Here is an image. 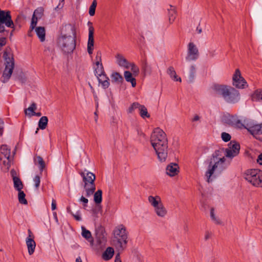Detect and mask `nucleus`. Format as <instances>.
<instances>
[{
  "label": "nucleus",
  "mask_w": 262,
  "mask_h": 262,
  "mask_svg": "<svg viewBox=\"0 0 262 262\" xmlns=\"http://www.w3.org/2000/svg\"><path fill=\"white\" fill-rule=\"evenodd\" d=\"M167 74L169 75L170 77L176 81H181L180 77H178L177 76L174 68L172 67H170L167 69Z\"/></svg>",
  "instance_id": "nucleus-27"
},
{
  "label": "nucleus",
  "mask_w": 262,
  "mask_h": 262,
  "mask_svg": "<svg viewBox=\"0 0 262 262\" xmlns=\"http://www.w3.org/2000/svg\"><path fill=\"white\" fill-rule=\"evenodd\" d=\"M94 194V201L96 204H100L102 202V191L99 189Z\"/></svg>",
  "instance_id": "nucleus-31"
},
{
  "label": "nucleus",
  "mask_w": 262,
  "mask_h": 262,
  "mask_svg": "<svg viewBox=\"0 0 262 262\" xmlns=\"http://www.w3.org/2000/svg\"><path fill=\"white\" fill-rule=\"evenodd\" d=\"M148 200L151 205L154 208L162 203L160 197L157 195L155 196L150 195L148 198Z\"/></svg>",
  "instance_id": "nucleus-24"
},
{
  "label": "nucleus",
  "mask_w": 262,
  "mask_h": 262,
  "mask_svg": "<svg viewBox=\"0 0 262 262\" xmlns=\"http://www.w3.org/2000/svg\"><path fill=\"white\" fill-rule=\"evenodd\" d=\"M82 235L87 240L92 238L91 232L86 230L84 227H82Z\"/></svg>",
  "instance_id": "nucleus-38"
},
{
  "label": "nucleus",
  "mask_w": 262,
  "mask_h": 262,
  "mask_svg": "<svg viewBox=\"0 0 262 262\" xmlns=\"http://www.w3.org/2000/svg\"><path fill=\"white\" fill-rule=\"evenodd\" d=\"M35 29V32L40 41L43 42L45 40L46 31L43 27H38Z\"/></svg>",
  "instance_id": "nucleus-23"
},
{
  "label": "nucleus",
  "mask_w": 262,
  "mask_h": 262,
  "mask_svg": "<svg viewBox=\"0 0 262 262\" xmlns=\"http://www.w3.org/2000/svg\"><path fill=\"white\" fill-rule=\"evenodd\" d=\"M247 130L254 136L262 135V123L250 126L247 128Z\"/></svg>",
  "instance_id": "nucleus-20"
},
{
  "label": "nucleus",
  "mask_w": 262,
  "mask_h": 262,
  "mask_svg": "<svg viewBox=\"0 0 262 262\" xmlns=\"http://www.w3.org/2000/svg\"><path fill=\"white\" fill-rule=\"evenodd\" d=\"M226 123L229 125L238 128H245L246 120L240 119L237 116H229L225 120Z\"/></svg>",
  "instance_id": "nucleus-9"
},
{
  "label": "nucleus",
  "mask_w": 262,
  "mask_h": 262,
  "mask_svg": "<svg viewBox=\"0 0 262 262\" xmlns=\"http://www.w3.org/2000/svg\"><path fill=\"white\" fill-rule=\"evenodd\" d=\"M211 234L209 232H206L205 235V240H207L210 238Z\"/></svg>",
  "instance_id": "nucleus-59"
},
{
  "label": "nucleus",
  "mask_w": 262,
  "mask_h": 262,
  "mask_svg": "<svg viewBox=\"0 0 262 262\" xmlns=\"http://www.w3.org/2000/svg\"><path fill=\"white\" fill-rule=\"evenodd\" d=\"M115 262H122L120 258L119 254H117L115 257Z\"/></svg>",
  "instance_id": "nucleus-57"
},
{
  "label": "nucleus",
  "mask_w": 262,
  "mask_h": 262,
  "mask_svg": "<svg viewBox=\"0 0 262 262\" xmlns=\"http://www.w3.org/2000/svg\"><path fill=\"white\" fill-rule=\"evenodd\" d=\"M6 44V38L2 37L0 38V49Z\"/></svg>",
  "instance_id": "nucleus-52"
},
{
  "label": "nucleus",
  "mask_w": 262,
  "mask_h": 262,
  "mask_svg": "<svg viewBox=\"0 0 262 262\" xmlns=\"http://www.w3.org/2000/svg\"><path fill=\"white\" fill-rule=\"evenodd\" d=\"M59 47L65 53H71L76 47V31L71 24L63 25L57 39Z\"/></svg>",
  "instance_id": "nucleus-1"
},
{
  "label": "nucleus",
  "mask_w": 262,
  "mask_h": 262,
  "mask_svg": "<svg viewBox=\"0 0 262 262\" xmlns=\"http://www.w3.org/2000/svg\"><path fill=\"white\" fill-rule=\"evenodd\" d=\"M257 162L259 164L262 165V153L258 156Z\"/></svg>",
  "instance_id": "nucleus-56"
},
{
  "label": "nucleus",
  "mask_w": 262,
  "mask_h": 262,
  "mask_svg": "<svg viewBox=\"0 0 262 262\" xmlns=\"http://www.w3.org/2000/svg\"><path fill=\"white\" fill-rule=\"evenodd\" d=\"M244 178L253 186L262 187V170L258 169H248L245 172Z\"/></svg>",
  "instance_id": "nucleus-8"
},
{
  "label": "nucleus",
  "mask_w": 262,
  "mask_h": 262,
  "mask_svg": "<svg viewBox=\"0 0 262 262\" xmlns=\"http://www.w3.org/2000/svg\"><path fill=\"white\" fill-rule=\"evenodd\" d=\"M240 149V145L239 144L231 141L230 145H229L228 148L224 150L225 157L232 158L239 153Z\"/></svg>",
  "instance_id": "nucleus-11"
},
{
  "label": "nucleus",
  "mask_w": 262,
  "mask_h": 262,
  "mask_svg": "<svg viewBox=\"0 0 262 262\" xmlns=\"http://www.w3.org/2000/svg\"><path fill=\"white\" fill-rule=\"evenodd\" d=\"M251 98L253 101H260L262 102V91H255L252 95Z\"/></svg>",
  "instance_id": "nucleus-33"
},
{
  "label": "nucleus",
  "mask_w": 262,
  "mask_h": 262,
  "mask_svg": "<svg viewBox=\"0 0 262 262\" xmlns=\"http://www.w3.org/2000/svg\"><path fill=\"white\" fill-rule=\"evenodd\" d=\"M31 115L33 116H38V117H40L41 115V113L39 112V113H35L34 112V113H32Z\"/></svg>",
  "instance_id": "nucleus-61"
},
{
  "label": "nucleus",
  "mask_w": 262,
  "mask_h": 262,
  "mask_svg": "<svg viewBox=\"0 0 262 262\" xmlns=\"http://www.w3.org/2000/svg\"><path fill=\"white\" fill-rule=\"evenodd\" d=\"M190 69H191V75L193 77V73L194 72V71H195V68H194V67L193 66H192L191 67Z\"/></svg>",
  "instance_id": "nucleus-62"
},
{
  "label": "nucleus",
  "mask_w": 262,
  "mask_h": 262,
  "mask_svg": "<svg viewBox=\"0 0 262 262\" xmlns=\"http://www.w3.org/2000/svg\"><path fill=\"white\" fill-rule=\"evenodd\" d=\"M221 137L222 140L225 142H228L231 139V136L230 134L225 132L222 133Z\"/></svg>",
  "instance_id": "nucleus-46"
},
{
  "label": "nucleus",
  "mask_w": 262,
  "mask_h": 262,
  "mask_svg": "<svg viewBox=\"0 0 262 262\" xmlns=\"http://www.w3.org/2000/svg\"><path fill=\"white\" fill-rule=\"evenodd\" d=\"M76 262H82V260H81V258L80 256H78L76 259Z\"/></svg>",
  "instance_id": "nucleus-64"
},
{
  "label": "nucleus",
  "mask_w": 262,
  "mask_h": 262,
  "mask_svg": "<svg viewBox=\"0 0 262 262\" xmlns=\"http://www.w3.org/2000/svg\"><path fill=\"white\" fill-rule=\"evenodd\" d=\"M117 64L125 69H128L130 67V63L121 54H118L116 56Z\"/></svg>",
  "instance_id": "nucleus-17"
},
{
  "label": "nucleus",
  "mask_w": 262,
  "mask_h": 262,
  "mask_svg": "<svg viewBox=\"0 0 262 262\" xmlns=\"http://www.w3.org/2000/svg\"><path fill=\"white\" fill-rule=\"evenodd\" d=\"M64 5V0H61V2L59 3L58 6L55 8L56 10L61 9Z\"/></svg>",
  "instance_id": "nucleus-53"
},
{
  "label": "nucleus",
  "mask_w": 262,
  "mask_h": 262,
  "mask_svg": "<svg viewBox=\"0 0 262 262\" xmlns=\"http://www.w3.org/2000/svg\"><path fill=\"white\" fill-rule=\"evenodd\" d=\"M226 159L224 148L216 150L212 155L205 176L207 182L211 181V177L214 173H220L226 169Z\"/></svg>",
  "instance_id": "nucleus-3"
},
{
  "label": "nucleus",
  "mask_w": 262,
  "mask_h": 262,
  "mask_svg": "<svg viewBox=\"0 0 262 262\" xmlns=\"http://www.w3.org/2000/svg\"><path fill=\"white\" fill-rule=\"evenodd\" d=\"M11 177L14 184V187L17 191L21 190L24 187L22 181L19 178L17 177V173L14 169H12L10 171Z\"/></svg>",
  "instance_id": "nucleus-15"
},
{
  "label": "nucleus",
  "mask_w": 262,
  "mask_h": 262,
  "mask_svg": "<svg viewBox=\"0 0 262 262\" xmlns=\"http://www.w3.org/2000/svg\"><path fill=\"white\" fill-rule=\"evenodd\" d=\"M141 104L138 102H134L128 109V113L132 114L136 109H139Z\"/></svg>",
  "instance_id": "nucleus-39"
},
{
  "label": "nucleus",
  "mask_w": 262,
  "mask_h": 262,
  "mask_svg": "<svg viewBox=\"0 0 262 262\" xmlns=\"http://www.w3.org/2000/svg\"><path fill=\"white\" fill-rule=\"evenodd\" d=\"M142 70L144 74H150L151 73V67L148 65L146 59H145L142 63Z\"/></svg>",
  "instance_id": "nucleus-36"
},
{
  "label": "nucleus",
  "mask_w": 262,
  "mask_h": 262,
  "mask_svg": "<svg viewBox=\"0 0 262 262\" xmlns=\"http://www.w3.org/2000/svg\"><path fill=\"white\" fill-rule=\"evenodd\" d=\"M167 10L169 22L171 24L174 22L177 17V11L175 8L171 5H169Z\"/></svg>",
  "instance_id": "nucleus-22"
},
{
  "label": "nucleus",
  "mask_w": 262,
  "mask_h": 262,
  "mask_svg": "<svg viewBox=\"0 0 262 262\" xmlns=\"http://www.w3.org/2000/svg\"><path fill=\"white\" fill-rule=\"evenodd\" d=\"M101 56L102 54L101 51H98L96 53L95 57V65H98L99 64L102 63L101 62Z\"/></svg>",
  "instance_id": "nucleus-43"
},
{
  "label": "nucleus",
  "mask_w": 262,
  "mask_h": 262,
  "mask_svg": "<svg viewBox=\"0 0 262 262\" xmlns=\"http://www.w3.org/2000/svg\"><path fill=\"white\" fill-rule=\"evenodd\" d=\"M139 112L140 116L143 119H145L146 118H148L150 117V115L148 113L147 110L144 105H141V106L139 109Z\"/></svg>",
  "instance_id": "nucleus-30"
},
{
  "label": "nucleus",
  "mask_w": 262,
  "mask_h": 262,
  "mask_svg": "<svg viewBox=\"0 0 262 262\" xmlns=\"http://www.w3.org/2000/svg\"><path fill=\"white\" fill-rule=\"evenodd\" d=\"M4 122L3 119L0 118V137L2 136L4 132Z\"/></svg>",
  "instance_id": "nucleus-50"
},
{
  "label": "nucleus",
  "mask_w": 262,
  "mask_h": 262,
  "mask_svg": "<svg viewBox=\"0 0 262 262\" xmlns=\"http://www.w3.org/2000/svg\"><path fill=\"white\" fill-rule=\"evenodd\" d=\"M154 210L156 214L161 217H164L167 213V209L164 206L163 203L154 208Z\"/></svg>",
  "instance_id": "nucleus-21"
},
{
  "label": "nucleus",
  "mask_w": 262,
  "mask_h": 262,
  "mask_svg": "<svg viewBox=\"0 0 262 262\" xmlns=\"http://www.w3.org/2000/svg\"><path fill=\"white\" fill-rule=\"evenodd\" d=\"M79 173L82 178V181L84 183L83 187L86 192V196L89 197L93 194L96 190L95 184L96 176L93 173L86 170L83 171H80Z\"/></svg>",
  "instance_id": "nucleus-7"
},
{
  "label": "nucleus",
  "mask_w": 262,
  "mask_h": 262,
  "mask_svg": "<svg viewBox=\"0 0 262 262\" xmlns=\"http://www.w3.org/2000/svg\"><path fill=\"white\" fill-rule=\"evenodd\" d=\"M179 167L177 164L170 163L166 167V173L170 176L173 177L178 174L179 172Z\"/></svg>",
  "instance_id": "nucleus-18"
},
{
  "label": "nucleus",
  "mask_w": 262,
  "mask_h": 262,
  "mask_svg": "<svg viewBox=\"0 0 262 262\" xmlns=\"http://www.w3.org/2000/svg\"><path fill=\"white\" fill-rule=\"evenodd\" d=\"M97 2L96 0H93L91 6L89 8V14L90 16H94L95 13V10L97 6Z\"/></svg>",
  "instance_id": "nucleus-37"
},
{
  "label": "nucleus",
  "mask_w": 262,
  "mask_h": 262,
  "mask_svg": "<svg viewBox=\"0 0 262 262\" xmlns=\"http://www.w3.org/2000/svg\"><path fill=\"white\" fill-rule=\"evenodd\" d=\"M35 162L37 163L39 166V170L41 172L43 171V169L46 167L45 162L43 161V159L40 156H38L35 158Z\"/></svg>",
  "instance_id": "nucleus-34"
},
{
  "label": "nucleus",
  "mask_w": 262,
  "mask_h": 262,
  "mask_svg": "<svg viewBox=\"0 0 262 262\" xmlns=\"http://www.w3.org/2000/svg\"><path fill=\"white\" fill-rule=\"evenodd\" d=\"M95 71L97 75L102 74L104 72L102 64H99L98 65H95Z\"/></svg>",
  "instance_id": "nucleus-40"
},
{
  "label": "nucleus",
  "mask_w": 262,
  "mask_h": 262,
  "mask_svg": "<svg viewBox=\"0 0 262 262\" xmlns=\"http://www.w3.org/2000/svg\"><path fill=\"white\" fill-rule=\"evenodd\" d=\"M132 71L133 72V74L136 76L139 73V68L133 63H130V67Z\"/></svg>",
  "instance_id": "nucleus-45"
},
{
  "label": "nucleus",
  "mask_w": 262,
  "mask_h": 262,
  "mask_svg": "<svg viewBox=\"0 0 262 262\" xmlns=\"http://www.w3.org/2000/svg\"><path fill=\"white\" fill-rule=\"evenodd\" d=\"M97 76L99 82L101 84L102 87L104 89L107 88L110 85L109 78L106 76L105 73L104 72Z\"/></svg>",
  "instance_id": "nucleus-19"
},
{
  "label": "nucleus",
  "mask_w": 262,
  "mask_h": 262,
  "mask_svg": "<svg viewBox=\"0 0 262 262\" xmlns=\"http://www.w3.org/2000/svg\"><path fill=\"white\" fill-rule=\"evenodd\" d=\"M43 13V9L42 8H38L36 9L33 13L34 16H37L38 18H40Z\"/></svg>",
  "instance_id": "nucleus-41"
},
{
  "label": "nucleus",
  "mask_w": 262,
  "mask_h": 262,
  "mask_svg": "<svg viewBox=\"0 0 262 262\" xmlns=\"http://www.w3.org/2000/svg\"><path fill=\"white\" fill-rule=\"evenodd\" d=\"M133 75L134 74L129 71H125L124 73L126 81L130 82L133 87H135L136 85V80L133 77Z\"/></svg>",
  "instance_id": "nucleus-25"
},
{
  "label": "nucleus",
  "mask_w": 262,
  "mask_h": 262,
  "mask_svg": "<svg viewBox=\"0 0 262 262\" xmlns=\"http://www.w3.org/2000/svg\"><path fill=\"white\" fill-rule=\"evenodd\" d=\"M232 79L233 84L236 88L238 89H243L245 88L247 82L245 79L242 77L241 72L239 69H236L235 70Z\"/></svg>",
  "instance_id": "nucleus-12"
},
{
  "label": "nucleus",
  "mask_w": 262,
  "mask_h": 262,
  "mask_svg": "<svg viewBox=\"0 0 262 262\" xmlns=\"http://www.w3.org/2000/svg\"><path fill=\"white\" fill-rule=\"evenodd\" d=\"M34 111L32 108V107H30L25 110V114L29 116V117H32V115L31 114L34 113Z\"/></svg>",
  "instance_id": "nucleus-49"
},
{
  "label": "nucleus",
  "mask_w": 262,
  "mask_h": 262,
  "mask_svg": "<svg viewBox=\"0 0 262 262\" xmlns=\"http://www.w3.org/2000/svg\"><path fill=\"white\" fill-rule=\"evenodd\" d=\"M210 216L212 221L216 224H221V222L220 220L215 217L214 214V209L213 208L211 209L210 210Z\"/></svg>",
  "instance_id": "nucleus-44"
},
{
  "label": "nucleus",
  "mask_w": 262,
  "mask_h": 262,
  "mask_svg": "<svg viewBox=\"0 0 262 262\" xmlns=\"http://www.w3.org/2000/svg\"><path fill=\"white\" fill-rule=\"evenodd\" d=\"M67 212L69 213H70L71 214L73 215V213L72 212L71 209V208L70 207H68L67 208Z\"/></svg>",
  "instance_id": "nucleus-63"
},
{
  "label": "nucleus",
  "mask_w": 262,
  "mask_h": 262,
  "mask_svg": "<svg viewBox=\"0 0 262 262\" xmlns=\"http://www.w3.org/2000/svg\"><path fill=\"white\" fill-rule=\"evenodd\" d=\"M150 142L159 161H165L168 152V140L166 134L159 127L155 128L151 135Z\"/></svg>",
  "instance_id": "nucleus-2"
},
{
  "label": "nucleus",
  "mask_w": 262,
  "mask_h": 262,
  "mask_svg": "<svg viewBox=\"0 0 262 262\" xmlns=\"http://www.w3.org/2000/svg\"><path fill=\"white\" fill-rule=\"evenodd\" d=\"M114 253V249L112 247H108L103 253L102 258L105 260H110L113 257Z\"/></svg>",
  "instance_id": "nucleus-26"
},
{
  "label": "nucleus",
  "mask_w": 262,
  "mask_h": 262,
  "mask_svg": "<svg viewBox=\"0 0 262 262\" xmlns=\"http://www.w3.org/2000/svg\"><path fill=\"white\" fill-rule=\"evenodd\" d=\"M29 236L26 238V244L27 246L28 253L30 255H32L34 252L36 247V244L33 239L32 232L30 229L28 230Z\"/></svg>",
  "instance_id": "nucleus-16"
},
{
  "label": "nucleus",
  "mask_w": 262,
  "mask_h": 262,
  "mask_svg": "<svg viewBox=\"0 0 262 262\" xmlns=\"http://www.w3.org/2000/svg\"><path fill=\"white\" fill-rule=\"evenodd\" d=\"M113 245L118 251H122L126 247L127 243V234L125 227L120 225L114 231Z\"/></svg>",
  "instance_id": "nucleus-6"
},
{
  "label": "nucleus",
  "mask_w": 262,
  "mask_h": 262,
  "mask_svg": "<svg viewBox=\"0 0 262 262\" xmlns=\"http://www.w3.org/2000/svg\"><path fill=\"white\" fill-rule=\"evenodd\" d=\"M72 215L75 218V219L76 220L78 221H80L81 220V217L80 215L78 213H77L76 214H74L73 213V214Z\"/></svg>",
  "instance_id": "nucleus-55"
},
{
  "label": "nucleus",
  "mask_w": 262,
  "mask_h": 262,
  "mask_svg": "<svg viewBox=\"0 0 262 262\" xmlns=\"http://www.w3.org/2000/svg\"><path fill=\"white\" fill-rule=\"evenodd\" d=\"M96 238L97 243L102 247L105 245L106 243V233L103 228L98 227L96 230Z\"/></svg>",
  "instance_id": "nucleus-14"
},
{
  "label": "nucleus",
  "mask_w": 262,
  "mask_h": 262,
  "mask_svg": "<svg viewBox=\"0 0 262 262\" xmlns=\"http://www.w3.org/2000/svg\"><path fill=\"white\" fill-rule=\"evenodd\" d=\"M52 210H54L56 209V202L55 200L53 199L51 204Z\"/></svg>",
  "instance_id": "nucleus-54"
},
{
  "label": "nucleus",
  "mask_w": 262,
  "mask_h": 262,
  "mask_svg": "<svg viewBox=\"0 0 262 262\" xmlns=\"http://www.w3.org/2000/svg\"><path fill=\"white\" fill-rule=\"evenodd\" d=\"M111 78L112 81L113 82L120 83H121L123 80V77L119 73L117 72L113 73Z\"/></svg>",
  "instance_id": "nucleus-32"
},
{
  "label": "nucleus",
  "mask_w": 262,
  "mask_h": 262,
  "mask_svg": "<svg viewBox=\"0 0 262 262\" xmlns=\"http://www.w3.org/2000/svg\"><path fill=\"white\" fill-rule=\"evenodd\" d=\"M88 25L89 26V38L88 41L87 45V50L88 52L90 55H92L93 54V50H94V28L92 26V23L91 22L88 23Z\"/></svg>",
  "instance_id": "nucleus-13"
},
{
  "label": "nucleus",
  "mask_w": 262,
  "mask_h": 262,
  "mask_svg": "<svg viewBox=\"0 0 262 262\" xmlns=\"http://www.w3.org/2000/svg\"><path fill=\"white\" fill-rule=\"evenodd\" d=\"M11 159L10 158H6V160H4L3 164L5 166L6 169L8 170L11 166Z\"/></svg>",
  "instance_id": "nucleus-47"
},
{
  "label": "nucleus",
  "mask_w": 262,
  "mask_h": 262,
  "mask_svg": "<svg viewBox=\"0 0 262 262\" xmlns=\"http://www.w3.org/2000/svg\"><path fill=\"white\" fill-rule=\"evenodd\" d=\"M30 107H32V108L35 111L37 108L36 103L34 102L32 103Z\"/></svg>",
  "instance_id": "nucleus-60"
},
{
  "label": "nucleus",
  "mask_w": 262,
  "mask_h": 262,
  "mask_svg": "<svg viewBox=\"0 0 262 262\" xmlns=\"http://www.w3.org/2000/svg\"><path fill=\"white\" fill-rule=\"evenodd\" d=\"M200 117L198 115H195L194 117L192 119V121H197L199 120Z\"/></svg>",
  "instance_id": "nucleus-58"
},
{
  "label": "nucleus",
  "mask_w": 262,
  "mask_h": 262,
  "mask_svg": "<svg viewBox=\"0 0 262 262\" xmlns=\"http://www.w3.org/2000/svg\"><path fill=\"white\" fill-rule=\"evenodd\" d=\"M199 56V52L198 48L193 42H189L188 45L187 54L186 57V60H196Z\"/></svg>",
  "instance_id": "nucleus-10"
},
{
  "label": "nucleus",
  "mask_w": 262,
  "mask_h": 262,
  "mask_svg": "<svg viewBox=\"0 0 262 262\" xmlns=\"http://www.w3.org/2000/svg\"><path fill=\"white\" fill-rule=\"evenodd\" d=\"M80 201L83 203V205L84 207H85L87 206V203H88V200L86 198L82 196L80 199Z\"/></svg>",
  "instance_id": "nucleus-51"
},
{
  "label": "nucleus",
  "mask_w": 262,
  "mask_h": 262,
  "mask_svg": "<svg viewBox=\"0 0 262 262\" xmlns=\"http://www.w3.org/2000/svg\"><path fill=\"white\" fill-rule=\"evenodd\" d=\"M33 180L35 183V186L37 189L40 185V177L39 176H36Z\"/></svg>",
  "instance_id": "nucleus-48"
},
{
  "label": "nucleus",
  "mask_w": 262,
  "mask_h": 262,
  "mask_svg": "<svg viewBox=\"0 0 262 262\" xmlns=\"http://www.w3.org/2000/svg\"><path fill=\"white\" fill-rule=\"evenodd\" d=\"M48 118L46 116L41 117L38 121V127L41 129H45L48 125Z\"/></svg>",
  "instance_id": "nucleus-29"
},
{
  "label": "nucleus",
  "mask_w": 262,
  "mask_h": 262,
  "mask_svg": "<svg viewBox=\"0 0 262 262\" xmlns=\"http://www.w3.org/2000/svg\"><path fill=\"white\" fill-rule=\"evenodd\" d=\"M18 191V199L19 202L20 204L26 205L27 204L28 202L27 200L25 198L26 194L24 193L23 191L21 190Z\"/></svg>",
  "instance_id": "nucleus-35"
},
{
  "label": "nucleus",
  "mask_w": 262,
  "mask_h": 262,
  "mask_svg": "<svg viewBox=\"0 0 262 262\" xmlns=\"http://www.w3.org/2000/svg\"><path fill=\"white\" fill-rule=\"evenodd\" d=\"M3 58L5 61V68L1 78L3 83L7 82L11 77L14 68V59L13 54L10 49H6L4 52Z\"/></svg>",
  "instance_id": "nucleus-5"
},
{
  "label": "nucleus",
  "mask_w": 262,
  "mask_h": 262,
  "mask_svg": "<svg viewBox=\"0 0 262 262\" xmlns=\"http://www.w3.org/2000/svg\"><path fill=\"white\" fill-rule=\"evenodd\" d=\"M10 148L6 144L1 146V153L3 155L5 158H10Z\"/></svg>",
  "instance_id": "nucleus-28"
},
{
  "label": "nucleus",
  "mask_w": 262,
  "mask_h": 262,
  "mask_svg": "<svg viewBox=\"0 0 262 262\" xmlns=\"http://www.w3.org/2000/svg\"><path fill=\"white\" fill-rule=\"evenodd\" d=\"M212 90L216 94L222 96L227 103H235L240 99L239 92L230 86L214 84L212 86Z\"/></svg>",
  "instance_id": "nucleus-4"
},
{
  "label": "nucleus",
  "mask_w": 262,
  "mask_h": 262,
  "mask_svg": "<svg viewBox=\"0 0 262 262\" xmlns=\"http://www.w3.org/2000/svg\"><path fill=\"white\" fill-rule=\"evenodd\" d=\"M38 18H38L37 16H35L34 15L32 16L30 25V29H31V30H34L36 28V26L37 24Z\"/></svg>",
  "instance_id": "nucleus-42"
}]
</instances>
